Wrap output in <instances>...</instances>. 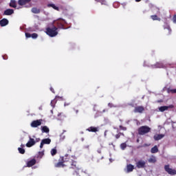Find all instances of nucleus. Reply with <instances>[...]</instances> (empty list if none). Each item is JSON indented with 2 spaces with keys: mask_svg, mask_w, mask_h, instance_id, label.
Here are the masks:
<instances>
[{
  "mask_svg": "<svg viewBox=\"0 0 176 176\" xmlns=\"http://www.w3.org/2000/svg\"><path fill=\"white\" fill-rule=\"evenodd\" d=\"M95 1H96V2H99L100 0H95Z\"/></svg>",
  "mask_w": 176,
  "mask_h": 176,
  "instance_id": "nucleus-50",
  "label": "nucleus"
},
{
  "mask_svg": "<svg viewBox=\"0 0 176 176\" xmlns=\"http://www.w3.org/2000/svg\"><path fill=\"white\" fill-rule=\"evenodd\" d=\"M164 138V135L159 134V135H157L154 136V140L155 141H159L160 140H162V138Z\"/></svg>",
  "mask_w": 176,
  "mask_h": 176,
  "instance_id": "nucleus-24",
  "label": "nucleus"
},
{
  "mask_svg": "<svg viewBox=\"0 0 176 176\" xmlns=\"http://www.w3.org/2000/svg\"><path fill=\"white\" fill-rule=\"evenodd\" d=\"M142 0H135V2H141Z\"/></svg>",
  "mask_w": 176,
  "mask_h": 176,
  "instance_id": "nucleus-45",
  "label": "nucleus"
},
{
  "mask_svg": "<svg viewBox=\"0 0 176 176\" xmlns=\"http://www.w3.org/2000/svg\"><path fill=\"white\" fill-rule=\"evenodd\" d=\"M31 36H32V34H30V33H28V32L25 33V37H26V38H31Z\"/></svg>",
  "mask_w": 176,
  "mask_h": 176,
  "instance_id": "nucleus-39",
  "label": "nucleus"
},
{
  "mask_svg": "<svg viewBox=\"0 0 176 176\" xmlns=\"http://www.w3.org/2000/svg\"><path fill=\"white\" fill-rule=\"evenodd\" d=\"M31 12H32V13H34V14H39V13H41V8L34 7L31 9Z\"/></svg>",
  "mask_w": 176,
  "mask_h": 176,
  "instance_id": "nucleus-19",
  "label": "nucleus"
},
{
  "mask_svg": "<svg viewBox=\"0 0 176 176\" xmlns=\"http://www.w3.org/2000/svg\"><path fill=\"white\" fill-rule=\"evenodd\" d=\"M50 142H52V140L50 138H45L41 140V142L40 144V148H43L44 145H49L50 144Z\"/></svg>",
  "mask_w": 176,
  "mask_h": 176,
  "instance_id": "nucleus-7",
  "label": "nucleus"
},
{
  "mask_svg": "<svg viewBox=\"0 0 176 176\" xmlns=\"http://www.w3.org/2000/svg\"><path fill=\"white\" fill-rule=\"evenodd\" d=\"M36 144V142H35V140L34 138H32L30 137L29 141L26 144L27 148H31V146H34Z\"/></svg>",
  "mask_w": 176,
  "mask_h": 176,
  "instance_id": "nucleus-12",
  "label": "nucleus"
},
{
  "mask_svg": "<svg viewBox=\"0 0 176 176\" xmlns=\"http://www.w3.org/2000/svg\"><path fill=\"white\" fill-rule=\"evenodd\" d=\"M43 155H45V151L38 152V157H40L41 159H42V157H43Z\"/></svg>",
  "mask_w": 176,
  "mask_h": 176,
  "instance_id": "nucleus-34",
  "label": "nucleus"
},
{
  "mask_svg": "<svg viewBox=\"0 0 176 176\" xmlns=\"http://www.w3.org/2000/svg\"><path fill=\"white\" fill-rule=\"evenodd\" d=\"M56 28H60V30H64V21L58 20L55 22Z\"/></svg>",
  "mask_w": 176,
  "mask_h": 176,
  "instance_id": "nucleus-11",
  "label": "nucleus"
},
{
  "mask_svg": "<svg viewBox=\"0 0 176 176\" xmlns=\"http://www.w3.org/2000/svg\"><path fill=\"white\" fill-rule=\"evenodd\" d=\"M31 38H32L33 39H36V38H38V34L36 33L32 34Z\"/></svg>",
  "mask_w": 176,
  "mask_h": 176,
  "instance_id": "nucleus-35",
  "label": "nucleus"
},
{
  "mask_svg": "<svg viewBox=\"0 0 176 176\" xmlns=\"http://www.w3.org/2000/svg\"><path fill=\"white\" fill-rule=\"evenodd\" d=\"M151 19H152V20H153V21L157 20L158 21H160V18H158L157 15H151Z\"/></svg>",
  "mask_w": 176,
  "mask_h": 176,
  "instance_id": "nucleus-31",
  "label": "nucleus"
},
{
  "mask_svg": "<svg viewBox=\"0 0 176 176\" xmlns=\"http://www.w3.org/2000/svg\"><path fill=\"white\" fill-rule=\"evenodd\" d=\"M69 151L71 152V149H69Z\"/></svg>",
  "mask_w": 176,
  "mask_h": 176,
  "instance_id": "nucleus-51",
  "label": "nucleus"
},
{
  "mask_svg": "<svg viewBox=\"0 0 176 176\" xmlns=\"http://www.w3.org/2000/svg\"><path fill=\"white\" fill-rule=\"evenodd\" d=\"M153 68H164L163 63L157 62L155 65H152Z\"/></svg>",
  "mask_w": 176,
  "mask_h": 176,
  "instance_id": "nucleus-20",
  "label": "nucleus"
},
{
  "mask_svg": "<svg viewBox=\"0 0 176 176\" xmlns=\"http://www.w3.org/2000/svg\"><path fill=\"white\" fill-rule=\"evenodd\" d=\"M164 30L166 35H171V28L170 27V25H168V23H165L164 25Z\"/></svg>",
  "mask_w": 176,
  "mask_h": 176,
  "instance_id": "nucleus-9",
  "label": "nucleus"
},
{
  "mask_svg": "<svg viewBox=\"0 0 176 176\" xmlns=\"http://www.w3.org/2000/svg\"><path fill=\"white\" fill-rule=\"evenodd\" d=\"M173 23H176V14L173 16Z\"/></svg>",
  "mask_w": 176,
  "mask_h": 176,
  "instance_id": "nucleus-40",
  "label": "nucleus"
},
{
  "mask_svg": "<svg viewBox=\"0 0 176 176\" xmlns=\"http://www.w3.org/2000/svg\"><path fill=\"white\" fill-rule=\"evenodd\" d=\"M100 3H101V5H107V1L105 0H99Z\"/></svg>",
  "mask_w": 176,
  "mask_h": 176,
  "instance_id": "nucleus-36",
  "label": "nucleus"
},
{
  "mask_svg": "<svg viewBox=\"0 0 176 176\" xmlns=\"http://www.w3.org/2000/svg\"><path fill=\"white\" fill-rule=\"evenodd\" d=\"M131 107H134V104H130Z\"/></svg>",
  "mask_w": 176,
  "mask_h": 176,
  "instance_id": "nucleus-48",
  "label": "nucleus"
},
{
  "mask_svg": "<svg viewBox=\"0 0 176 176\" xmlns=\"http://www.w3.org/2000/svg\"><path fill=\"white\" fill-rule=\"evenodd\" d=\"M108 107H110V108H112V103H109Z\"/></svg>",
  "mask_w": 176,
  "mask_h": 176,
  "instance_id": "nucleus-44",
  "label": "nucleus"
},
{
  "mask_svg": "<svg viewBox=\"0 0 176 176\" xmlns=\"http://www.w3.org/2000/svg\"><path fill=\"white\" fill-rule=\"evenodd\" d=\"M47 6L48 8H52V9H54V10H57L58 12H60V8L56 6V5L54 3H48Z\"/></svg>",
  "mask_w": 176,
  "mask_h": 176,
  "instance_id": "nucleus-21",
  "label": "nucleus"
},
{
  "mask_svg": "<svg viewBox=\"0 0 176 176\" xmlns=\"http://www.w3.org/2000/svg\"><path fill=\"white\" fill-rule=\"evenodd\" d=\"M9 24V21L7 19H3L0 21L1 27H5Z\"/></svg>",
  "mask_w": 176,
  "mask_h": 176,
  "instance_id": "nucleus-18",
  "label": "nucleus"
},
{
  "mask_svg": "<svg viewBox=\"0 0 176 176\" xmlns=\"http://www.w3.org/2000/svg\"><path fill=\"white\" fill-rule=\"evenodd\" d=\"M57 30H58V28L55 25H52V28L48 27L45 29V34L51 38H54V36H57V35H58Z\"/></svg>",
  "mask_w": 176,
  "mask_h": 176,
  "instance_id": "nucleus-2",
  "label": "nucleus"
},
{
  "mask_svg": "<svg viewBox=\"0 0 176 176\" xmlns=\"http://www.w3.org/2000/svg\"><path fill=\"white\" fill-rule=\"evenodd\" d=\"M18 151L21 155H24L25 153V150L23 148L19 147Z\"/></svg>",
  "mask_w": 176,
  "mask_h": 176,
  "instance_id": "nucleus-30",
  "label": "nucleus"
},
{
  "mask_svg": "<svg viewBox=\"0 0 176 176\" xmlns=\"http://www.w3.org/2000/svg\"><path fill=\"white\" fill-rule=\"evenodd\" d=\"M35 164H36V160L33 158L27 162V167H32V166H35Z\"/></svg>",
  "mask_w": 176,
  "mask_h": 176,
  "instance_id": "nucleus-15",
  "label": "nucleus"
},
{
  "mask_svg": "<svg viewBox=\"0 0 176 176\" xmlns=\"http://www.w3.org/2000/svg\"><path fill=\"white\" fill-rule=\"evenodd\" d=\"M170 108H174V106L169 105V106H162L159 108V111L160 112H164V111H167Z\"/></svg>",
  "mask_w": 176,
  "mask_h": 176,
  "instance_id": "nucleus-14",
  "label": "nucleus"
},
{
  "mask_svg": "<svg viewBox=\"0 0 176 176\" xmlns=\"http://www.w3.org/2000/svg\"><path fill=\"white\" fill-rule=\"evenodd\" d=\"M146 165V162L144 160H139L136 163V167L138 168H145Z\"/></svg>",
  "mask_w": 176,
  "mask_h": 176,
  "instance_id": "nucleus-8",
  "label": "nucleus"
},
{
  "mask_svg": "<svg viewBox=\"0 0 176 176\" xmlns=\"http://www.w3.org/2000/svg\"><path fill=\"white\" fill-rule=\"evenodd\" d=\"M87 131H89V133H97L99 131L98 127L90 126L87 129Z\"/></svg>",
  "mask_w": 176,
  "mask_h": 176,
  "instance_id": "nucleus-16",
  "label": "nucleus"
},
{
  "mask_svg": "<svg viewBox=\"0 0 176 176\" xmlns=\"http://www.w3.org/2000/svg\"><path fill=\"white\" fill-rule=\"evenodd\" d=\"M69 104H70V103H67V102H65V104H64L65 107H68V105H69Z\"/></svg>",
  "mask_w": 176,
  "mask_h": 176,
  "instance_id": "nucleus-43",
  "label": "nucleus"
},
{
  "mask_svg": "<svg viewBox=\"0 0 176 176\" xmlns=\"http://www.w3.org/2000/svg\"><path fill=\"white\" fill-rule=\"evenodd\" d=\"M120 129L121 130H123L124 131H126V130H127V128H126V127H124V126H122V125H120Z\"/></svg>",
  "mask_w": 176,
  "mask_h": 176,
  "instance_id": "nucleus-38",
  "label": "nucleus"
},
{
  "mask_svg": "<svg viewBox=\"0 0 176 176\" xmlns=\"http://www.w3.org/2000/svg\"><path fill=\"white\" fill-rule=\"evenodd\" d=\"M98 153H101V150H98Z\"/></svg>",
  "mask_w": 176,
  "mask_h": 176,
  "instance_id": "nucleus-47",
  "label": "nucleus"
},
{
  "mask_svg": "<svg viewBox=\"0 0 176 176\" xmlns=\"http://www.w3.org/2000/svg\"><path fill=\"white\" fill-rule=\"evenodd\" d=\"M41 131L42 133H49V131H50V129H49V127L44 126H41Z\"/></svg>",
  "mask_w": 176,
  "mask_h": 176,
  "instance_id": "nucleus-25",
  "label": "nucleus"
},
{
  "mask_svg": "<svg viewBox=\"0 0 176 176\" xmlns=\"http://www.w3.org/2000/svg\"><path fill=\"white\" fill-rule=\"evenodd\" d=\"M50 90H51L52 93H54V94L55 93L54 92V89H53V87H51Z\"/></svg>",
  "mask_w": 176,
  "mask_h": 176,
  "instance_id": "nucleus-42",
  "label": "nucleus"
},
{
  "mask_svg": "<svg viewBox=\"0 0 176 176\" xmlns=\"http://www.w3.org/2000/svg\"><path fill=\"white\" fill-rule=\"evenodd\" d=\"M120 148L122 151H124L127 148V144L126 143H122L120 144Z\"/></svg>",
  "mask_w": 176,
  "mask_h": 176,
  "instance_id": "nucleus-32",
  "label": "nucleus"
},
{
  "mask_svg": "<svg viewBox=\"0 0 176 176\" xmlns=\"http://www.w3.org/2000/svg\"><path fill=\"white\" fill-rule=\"evenodd\" d=\"M42 124V120H36L32 122L30 126L31 127L36 128Z\"/></svg>",
  "mask_w": 176,
  "mask_h": 176,
  "instance_id": "nucleus-10",
  "label": "nucleus"
},
{
  "mask_svg": "<svg viewBox=\"0 0 176 176\" xmlns=\"http://www.w3.org/2000/svg\"><path fill=\"white\" fill-rule=\"evenodd\" d=\"M148 163H156L157 162V160H156V157L152 155L148 160Z\"/></svg>",
  "mask_w": 176,
  "mask_h": 176,
  "instance_id": "nucleus-23",
  "label": "nucleus"
},
{
  "mask_svg": "<svg viewBox=\"0 0 176 176\" xmlns=\"http://www.w3.org/2000/svg\"><path fill=\"white\" fill-rule=\"evenodd\" d=\"M50 153L52 156H56V155H57V148H56V147L54 148H52Z\"/></svg>",
  "mask_w": 176,
  "mask_h": 176,
  "instance_id": "nucleus-29",
  "label": "nucleus"
},
{
  "mask_svg": "<svg viewBox=\"0 0 176 176\" xmlns=\"http://www.w3.org/2000/svg\"><path fill=\"white\" fill-rule=\"evenodd\" d=\"M139 135H145V134H148V133H151V127L148 126H142L138 129Z\"/></svg>",
  "mask_w": 176,
  "mask_h": 176,
  "instance_id": "nucleus-3",
  "label": "nucleus"
},
{
  "mask_svg": "<svg viewBox=\"0 0 176 176\" xmlns=\"http://www.w3.org/2000/svg\"><path fill=\"white\" fill-rule=\"evenodd\" d=\"M79 110H76V113H78Z\"/></svg>",
  "mask_w": 176,
  "mask_h": 176,
  "instance_id": "nucleus-46",
  "label": "nucleus"
},
{
  "mask_svg": "<svg viewBox=\"0 0 176 176\" xmlns=\"http://www.w3.org/2000/svg\"><path fill=\"white\" fill-rule=\"evenodd\" d=\"M31 2V0H19L18 4L20 6H24V5H27V3H30Z\"/></svg>",
  "mask_w": 176,
  "mask_h": 176,
  "instance_id": "nucleus-17",
  "label": "nucleus"
},
{
  "mask_svg": "<svg viewBox=\"0 0 176 176\" xmlns=\"http://www.w3.org/2000/svg\"><path fill=\"white\" fill-rule=\"evenodd\" d=\"M21 148H23V146H24V145H23V144H21Z\"/></svg>",
  "mask_w": 176,
  "mask_h": 176,
  "instance_id": "nucleus-49",
  "label": "nucleus"
},
{
  "mask_svg": "<svg viewBox=\"0 0 176 176\" xmlns=\"http://www.w3.org/2000/svg\"><path fill=\"white\" fill-rule=\"evenodd\" d=\"M3 60H8V55H3Z\"/></svg>",
  "mask_w": 176,
  "mask_h": 176,
  "instance_id": "nucleus-41",
  "label": "nucleus"
},
{
  "mask_svg": "<svg viewBox=\"0 0 176 176\" xmlns=\"http://www.w3.org/2000/svg\"><path fill=\"white\" fill-rule=\"evenodd\" d=\"M14 13V10L13 9H7L3 12V16H12Z\"/></svg>",
  "mask_w": 176,
  "mask_h": 176,
  "instance_id": "nucleus-13",
  "label": "nucleus"
},
{
  "mask_svg": "<svg viewBox=\"0 0 176 176\" xmlns=\"http://www.w3.org/2000/svg\"><path fill=\"white\" fill-rule=\"evenodd\" d=\"M10 8H16L17 5L16 3V1L15 0H11V1L10 3Z\"/></svg>",
  "mask_w": 176,
  "mask_h": 176,
  "instance_id": "nucleus-27",
  "label": "nucleus"
},
{
  "mask_svg": "<svg viewBox=\"0 0 176 176\" xmlns=\"http://www.w3.org/2000/svg\"><path fill=\"white\" fill-rule=\"evenodd\" d=\"M167 93H168V94H176V89H171L170 88H168L166 89Z\"/></svg>",
  "mask_w": 176,
  "mask_h": 176,
  "instance_id": "nucleus-28",
  "label": "nucleus"
},
{
  "mask_svg": "<svg viewBox=\"0 0 176 176\" xmlns=\"http://www.w3.org/2000/svg\"><path fill=\"white\" fill-rule=\"evenodd\" d=\"M56 100H53L51 101L50 105L52 107H54V105H56Z\"/></svg>",
  "mask_w": 176,
  "mask_h": 176,
  "instance_id": "nucleus-37",
  "label": "nucleus"
},
{
  "mask_svg": "<svg viewBox=\"0 0 176 176\" xmlns=\"http://www.w3.org/2000/svg\"><path fill=\"white\" fill-rule=\"evenodd\" d=\"M164 170L169 175H176V170L170 168V165H165Z\"/></svg>",
  "mask_w": 176,
  "mask_h": 176,
  "instance_id": "nucleus-4",
  "label": "nucleus"
},
{
  "mask_svg": "<svg viewBox=\"0 0 176 176\" xmlns=\"http://www.w3.org/2000/svg\"><path fill=\"white\" fill-rule=\"evenodd\" d=\"M164 170L169 175H176V170L170 168V165H165Z\"/></svg>",
  "mask_w": 176,
  "mask_h": 176,
  "instance_id": "nucleus-5",
  "label": "nucleus"
},
{
  "mask_svg": "<svg viewBox=\"0 0 176 176\" xmlns=\"http://www.w3.org/2000/svg\"><path fill=\"white\" fill-rule=\"evenodd\" d=\"M151 153H157L159 152V148H157V146H154L151 149Z\"/></svg>",
  "mask_w": 176,
  "mask_h": 176,
  "instance_id": "nucleus-26",
  "label": "nucleus"
},
{
  "mask_svg": "<svg viewBox=\"0 0 176 176\" xmlns=\"http://www.w3.org/2000/svg\"><path fill=\"white\" fill-rule=\"evenodd\" d=\"M144 111L145 107H144V106H137L133 110L135 113H143Z\"/></svg>",
  "mask_w": 176,
  "mask_h": 176,
  "instance_id": "nucleus-6",
  "label": "nucleus"
},
{
  "mask_svg": "<svg viewBox=\"0 0 176 176\" xmlns=\"http://www.w3.org/2000/svg\"><path fill=\"white\" fill-rule=\"evenodd\" d=\"M54 167L57 168L69 167V168H72L74 170L73 173V175H79V176H90V175L82 170V168L76 162V157L75 156H71L69 158L64 159V157H60L59 159V162L55 164Z\"/></svg>",
  "mask_w": 176,
  "mask_h": 176,
  "instance_id": "nucleus-1",
  "label": "nucleus"
},
{
  "mask_svg": "<svg viewBox=\"0 0 176 176\" xmlns=\"http://www.w3.org/2000/svg\"><path fill=\"white\" fill-rule=\"evenodd\" d=\"M126 170H127V173H131L133 170H134V165H132L131 164H128L126 166Z\"/></svg>",
  "mask_w": 176,
  "mask_h": 176,
  "instance_id": "nucleus-22",
  "label": "nucleus"
},
{
  "mask_svg": "<svg viewBox=\"0 0 176 176\" xmlns=\"http://www.w3.org/2000/svg\"><path fill=\"white\" fill-rule=\"evenodd\" d=\"M120 135H123V137H124V133L120 132L118 134H116V140H119V138H120Z\"/></svg>",
  "mask_w": 176,
  "mask_h": 176,
  "instance_id": "nucleus-33",
  "label": "nucleus"
}]
</instances>
